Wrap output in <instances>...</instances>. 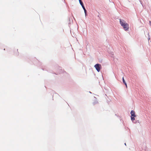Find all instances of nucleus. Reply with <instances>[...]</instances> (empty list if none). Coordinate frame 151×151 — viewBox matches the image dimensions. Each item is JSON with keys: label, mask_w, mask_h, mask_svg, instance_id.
<instances>
[{"label": "nucleus", "mask_w": 151, "mask_h": 151, "mask_svg": "<svg viewBox=\"0 0 151 151\" xmlns=\"http://www.w3.org/2000/svg\"><path fill=\"white\" fill-rule=\"evenodd\" d=\"M123 27L125 31L128 30L129 29V24L127 23L125 24L124 27Z\"/></svg>", "instance_id": "7ed1b4c3"}, {"label": "nucleus", "mask_w": 151, "mask_h": 151, "mask_svg": "<svg viewBox=\"0 0 151 151\" xmlns=\"http://www.w3.org/2000/svg\"><path fill=\"white\" fill-rule=\"evenodd\" d=\"M131 120L133 121L135 120V119L134 118V117L136 116L135 114V112L134 111H132L131 112Z\"/></svg>", "instance_id": "f257e3e1"}, {"label": "nucleus", "mask_w": 151, "mask_h": 151, "mask_svg": "<svg viewBox=\"0 0 151 151\" xmlns=\"http://www.w3.org/2000/svg\"><path fill=\"white\" fill-rule=\"evenodd\" d=\"M83 9L84 10V12H85V15H86V9L84 6H82Z\"/></svg>", "instance_id": "423d86ee"}, {"label": "nucleus", "mask_w": 151, "mask_h": 151, "mask_svg": "<svg viewBox=\"0 0 151 151\" xmlns=\"http://www.w3.org/2000/svg\"><path fill=\"white\" fill-rule=\"evenodd\" d=\"M149 22H150V25L151 26V21H149Z\"/></svg>", "instance_id": "1a4fd4ad"}, {"label": "nucleus", "mask_w": 151, "mask_h": 151, "mask_svg": "<svg viewBox=\"0 0 151 151\" xmlns=\"http://www.w3.org/2000/svg\"><path fill=\"white\" fill-rule=\"evenodd\" d=\"M120 23L121 26L123 27L125 25V24H127L126 22L123 20L120 19Z\"/></svg>", "instance_id": "20e7f679"}, {"label": "nucleus", "mask_w": 151, "mask_h": 151, "mask_svg": "<svg viewBox=\"0 0 151 151\" xmlns=\"http://www.w3.org/2000/svg\"><path fill=\"white\" fill-rule=\"evenodd\" d=\"M79 3H80V4L82 6H84L83 3V2L81 0H79Z\"/></svg>", "instance_id": "39448f33"}, {"label": "nucleus", "mask_w": 151, "mask_h": 151, "mask_svg": "<svg viewBox=\"0 0 151 151\" xmlns=\"http://www.w3.org/2000/svg\"><path fill=\"white\" fill-rule=\"evenodd\" d=\"M125 84V85L126 86V88H127V83H124Z\"/></svg>", "instance_id": "6e6552de"}, {"label": "nucleus", "mask_w": 151, "mask_h": 151, "mask_svg": "<svg viewBox=\"0 0 151 151\" xmlns=\"http://www.w3.org/2000/svg\"><path fill=\"white\" fill-rule=\"evenodd\" d=\"M122 80H123V83H125L126 82H125L124 80V77H123L122 78Z\"/></svg>", "instance_id": "0eeeda50"}, {"label": "nucleus", "mask_w": 151, "mask_h": 151, "mask_svg": "<svg viewBox=\"0 0 151 151\" xmlns=\"http://www.w3.org/2000/svg\"><path fill=\"white\" fill-rule=\"evenodd\" d=\"M94 67L96 70L98 72H99L100 71V68H101V65L99 64H97L95 65Z\"/></svg>", "instance_id": "f03ea898"}]
</instances>
